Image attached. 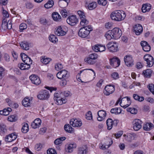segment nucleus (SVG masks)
Segmentation results:
<instances>
[{
	"instance_id": "nucleus-1",
	"label": "nucleus",
	"mask_w": 154,
	"mask_h": 154,
	"mask_svg": "<svg viewBox=\"0 0 154 154\" xmlns=\"http://www.w3.org/2000/svg\"><path fill=\"white\" fill-rule=\"evenodd\" d=\"M110 16L112 20L116 21H120L124 19L126 14L123 11L116 10L112 12Z\"/></svg>"
},
{
	"instance_id": "nucleus-2",
	"label": "nucleus",
	"mask_w": 154,
	"mask_h": 154,
	"mask_svg": "<svg viewBox=\"0 0 154 154\" xmlns=\"http://www.w3.org/2000/svg\"><path fill=\"white\" fill-rule=\"evenodd\" d=\"M92 30L91 26H84L80 29L78 32V35L81 37L85 38L88 35Z\"/></svg>"
},
{
	"instance_id": "nucleus-3",
	"label": "nucleus",
	"mask_w": 154,
	"mask_h": 154,
	"mask_svg": "<svg viewBox=\"0 0 154 154\" xmlns=\"http://www.w3.org/2000/svg\"><path fill=\"white\" fill-rule=\"evenodd\" d=\"M120 102V105L124 108L128 106L131 103V101L130 98L126 97L122 98L121 100L119 98L117 101L116 104H118Z\"/></svg>"
},
{
	"instance_id": "nucleus-4",
	"label": "nucleus",
	"mask_w": 154,
	"mask_h": 154,
	"mask_svg": "<svg viewBox=\"0 0 154 154\" xmlns=\"http://www.w3.org/2000/svg\"><path fill=\"white\" fill-rule=\"evenodd\" d=\"M50 96L49 91L47 90H43L40 91L37 95L38 98L40 100H47Z\"/></svg>"
},
{
	"instance_id": "nucleus-5",
	"label": "nucleus",
	"mask_w": 154,
	"mask_h": 154,
	"mask_svg": "<svg viewBox=\"0 0 154 154\" xmlns=\"http://www.w3.org/2000/svg\"><path fill=\"white\" fill-rule=\"evenodd\" d=\"M110 31L114 39L119 38L122 35V31L119 28H114Z\"/></svg>"
},
{
	"instance_id": "nucleus-6",
	"label": "nucleus",
	"mask_w": 154,
	"mask_h": 154,
	"mask_svg": "<svg viewBox=\"0 0 154 154\" xmlns=\"http://www.w3.org/2000/svg\"><path fill=\"white\" fill-rule=\"evenodd\" d=\"M57 78L59 79H66L68 78L69 76V75L67 71L65 69H63L59 72L56 75Z\"/></svg>"
},
{
	"instance_id": "nucleus-7",
	"label": "nucleus",
	"mask_w": 154,
	"mask_h": 154,
	"mask_svg": "<svg viewBox=\"0 0 154 154\" xmlns=\"http://www.w3.org/2000/svg\"><path fill=\"white\" fill-rule=\"evenodd\" d=\"M115 86L109 85L106 86L104 90V94L106 96H109L112 94L115 91Z\"/></svg>"
},
{
	"instance_id": "nucleus-8",
	"label": "nucleus",
	"mask_w": 154,
	"mask_h": 154,
	"mask_svg": "<svg viewBox=\"0 0 154 154\" xmlns=\"http://www.w3.org/2000/svg\"><path fill=\"white\" fill-rule=\"evenodd\" d=\"M144 60L146 62L147 66L148 67H151L154 63V58L149 54H146L143 57Z\"/></svg>"
},
{
	"instance_id": "nucleus-9",
	"label": "nucleus",
	"mask_w": 154,
	"mask_h": 154,
	"mask_svg": "<svg viewBox=\"0 0 154 154\" xmlns=\"http://www.w3.org/2000/svg\"><path fill=\"white\" fill-rule=\"evenodd\" d=\"M78 13L81 20L80 23L81 25L84 26L88 24V21L85 18V16L84 12L81 11H78Z\"/></svg>"
},
{
	"instance_id": "nucleus-10",
	"label": "nucleus",
	"mask_w": 154,
	"mask_h": 154,
	"mask_svg": "<svg viewBox=\"0 0 154 154\" xmlns=\"http://www.w3.org/2000/svg\"><path fill=\"white\" fill-rule=\"evenodd\" d=\"M107 47L109 50L112 52H115L118 50L117 44L115 42H110L107 44Z\"/></svg>"
},
{
	"instance_id": "nucleus-11",
	"label": "nucleus",
	"mask_w": 154,
	"mask_h": 154,
	"mask_svg": "<svg viewBox=\"0 0 154 154\" xmlns=\"http://www.w3.org/2000/svg\"><path fill=\"white\" fill-rule=\"evenodd\" d=\"M67 23L71 26H74L78 22V19L75 15H71L66 20Z\"/></svg>"
},
{
	"instance_id": "nucleus-12",
	"label": "nucleus",
	"mask_w": 154,
	"mask_h": 154,
	"mask_svg": "<svg viewBox=\"0 0 154 154\" xmlns=\"http://www.w3.org/2000/svg\"><path fill=\"white\" fill-rule=\"evenodd\" d=\"M142 121L139 119H135L132 122L133 128L135 131H138L142 127Z\"/></svg>"
},
{
	"instance_id": "nucleus-13",
	"label": "nucleus",
	"mask_w": 154,
	"mask_h": 154,
	"mask_svg": "<svg viewBox=\"0 0 154 154\" xmlns=\"http://www.w3.org/2000/svg\"><path fill=\"white\" fill-rule=\"evenodd\" d=\"M118 122V121L117 120H112L111 119H108L106 121V125L107 126V129L109 130H111L113 126H116L117 125Z\"/></svg>"
},
{
	"instance_id": "nucleus-14",
	"label": "nucleus",
	"mask_w": 154,
	"mask_h": 154,
	"mask_svg": "<svg viewBox=\"0 0 154 154\" xmlns=\"http://www.w3.org/2000/svg\"><path fill=\"white\" fill-rule=\"evenodd\" d=\"M54 99L56 101L57 104L60 105L65 103L66 102V99L59 97V94L57 93L54 94Z\"/></svg>"
},
{
	"instance_id": "nucleus-15",
	"label": "nucleus",
	"mask_w": 154,
	"mask_h": 154,
	"mask_svg": "<svg viewBox=\"0 0 154 154\" xmlns=\"http://www.w3.org/2000/svg\"><path fill=\"white\" fill-rule=\"evenodd\" d=\"M124 61L126 65L130 66L133 65V60L131 56L129 55L125 56L124 58Z\"/></svg>"
},
{
	"instance_id": "nucleus-16",
	"label": "nucleus",
	"mask_w": 154,
	"mask_h": 154,
	"mask_svg": "<svg viewBox=\"0 0 154 154\" xmlns=\"http://www.w3.org/2000/svg\"><path fill=\"white\" fill-rule=\"evenodd\" d=\"M71 125L74 127H79L82 125V123L81 121L76 119H71L69 122Z\"/></svg>"
},
{
	"instance_id": "nucleus-17",
	"label": "nucleus",
	"mask_w": 154,
	"mask_h": 154,
	"mask_svg": "<svg viewBox=\"0 0 154 154\" xmlns=\"http://www.w3.org/2000/svg\"><path fill=\"white\" fill-rule=\"evenodd\" d=\"M120 63V60L117 57H113L110 60V65L115 68L119 66Z\"/></svg>"
},
{
	"instance_id": "nucleus-18",
	"label": "nucleus",
	"mask_w": 154,
	"mask_h": 154,
	"mask_svg": "<svg viewBox=\"0 0 154 154\" xmlns=\"http://www.w3.org/2000/svg\"><path fill=\"white\" fill-rule=\"evenodd\" d=\"M32 83L35 85H38L41 83L39 77L35 75H32L29 77Z\"/></svg>"
},
{
	"instance_id": "nucleus-19",
	"label": "nucleus",
	"mask_w": 154,
	"mask_h": 154,
	"mask_svg": "<svg viewBox=\"0 0 154 154\" xmlns=\"http://www.w3.org/2000/svg\"><path fill=\"white\" fill-rule=\"evenodd\" d=\"M66 30L64 27L60 26L55 32V34L58 36H63L66 34Z\"/></svg>"
},
{
	"instance_id": "nucleus-20",
	"label": "nucleus",
	"mask_w": 154,
	"mask_h": 154,
	"mask_svg": "<svg viewBox=\"0 0 154 154\" xmlns=\"http://www.w3.org/2000/svg\"><path fill=\"white\" fill-rule=\"evenodd\" d=\"M77 145L75 143H70L66 145L65 146V150L67 152H72L74 149L76 148Z\"/></svg>"
},
{
	"instance_id": "nucleus-21",
	"label": "nucleus",
	"mask_w": 154,
	"mask_h": 154,
	"mask_svg": "<svg viewBox=\"0 0 154 154\" xmlns=\"http://www.w3.org/2000/svg\"><path fill=\"white\" fill-rule=\"evenodd\" d=\"M134 30L137 35H139L142 32L143 28L142 26L139 24L135 25L134 27Z\"/></svg>"
},
{
	"instance_id": "nucleus-22",
	"label": "nucleus",
	"mask_w": 154,
	"mask_h": 154,
	"mask_svg": "<svg viewBox=\"0 0 154 154\" xmlns=\"http://www.w3.org/2000/svg\"><path fill=\"white\" fill-rule=\"evenodd\" d=\"M17 138V136L15 134L13 133L6 136L5 139L6 141L10 142L15 140Z\"/></svg>"
},
{
	"instance_id": "nucleus-23",
	"label": "nucleus",
	"mask_w": 154,
	"mask_h": 154,
	"mask_svg": "<svg viewBox=\"0 0 154 154\" xmlns=\"http://www.w3.org/2000/svg\"><path fill=\"white\" fill-rule=\"evenodd\" d=\"M78 154H86L88 152V147L86 145H83L78 148Z\"/></svg>"
},
{
	"instance_id": "nucleus-24",
	"label": "nucleus",
	"mask_w": 154,
	"mask_h": 154,
	"mask_svg": "<svg viewBox=\"0 0 154 154\" xmlns=\"http://www.w3.org/2000/svg\"><path fill=\"white\" fill-rule=\"evenodd\" d=\"M123 136L125 137V139L127 141L131 142L133 140L137 137V135L135 134L132 133H129L127 135L125 134Z\"/></svg>"
},
{
	"instance_id": "nucleus-25",
	"label": "nucleus",
	"mask_w": 154,
	"mask_h": 154,
	"mask_svg": "<svg viewBox=\"0 0 154 154\" xmlns=\"http://www.w3.org/2000/svg\"><path fill=\"white\" fill-rule=\"evenodd\" d=\"M41 122V120L40 119H36L31 123V126L32 128L35 129L40 127Z\"/></svg>"
},
{
	"instance_id": "nucleus-26",
	"label": "nucleus",
	"mask_w": 154,
	"mask_h": 154,
	"mask_svg": "<svg viewBox=\"0 0 154 154\" xmlns=\"http://www.w3.org/2000/svg\"><path fill=\"white\" fill-rule=\"evenodd\" d=\"M97 114L98 117L97 120L98 121H101L103 120L106 115V111L103 110H100L98 111Z\"/></svg>"
},
{
	"instance_id": "nucleus-27",
	"label": "nucleus",
	"mask_w": 154,
	"mask_h": 154,
	"mask_svg": "<svg viewBox=\"0 0 154 154\" xmlns=\"http://www.w3.org/2000/svg\"><path fill=\"white\" fill-rule=\"evenodd\" d=\"M21 48L23 50H28L29 49V43L26 41L21 42L20 43Z\"/></svg>"
},
{
	"instance_id": "nucleus-28",
	"label": "nucleus",
	"mask_w": 154,
	"mask_h": 154,
	"mask_svg": "<svg viewBox=\"0 0 154 154\" xmlns=\"http://www.w3.org/2000/svg\"><path fill=\"white\" fill-rule=\"evenodd\" d=\"M52 17L53 20L55 21H60L61 20V16L57 12H55L52 13Z\"/></svg>"
},
{
	"instance_id": "nucleus-29",
	"label": "nucleus",
	"mask_w": 154,
	"mask_h": 154,
	"mask_svg": "<svg viewBox=\"0 0 154 154\" xmlns=\"http://www.w3.org/2000/svg\"><path fill=\"white\" fill-rule=\"evenodd\" d=\"M18 66L22 70H28L30 68V65L22 63L18 64Z\"/></svg>"
},
{
	"instance_id": "nucleus-30",
	"label": "nucleus",
	"mask_w": 154,
	"mask_h": 154,
	"mask_svg": "<svg viewBox=\"0 0 154 154\" xmlns=\"http://www.w3.org/2000/svg\"><path fill=\"white\" fill-rule=\"evenodd\" d=\"M11 110V109L10 108H8L7 109H4L3 110L0 111V114L3 116H7Z\"/></svg>"
},
{
	"instance_id": "nucleus-31",
	"label": "nucleus",
	"mask_w": 154,
	"mask_h": 154,
	"mask_svg": "<svg viewBox=\"0 0 154 154\" xmlns=\"http://www.w3.org/2000/svg\"><path fill=\"white\" fill-rule=\"evenodd\" d=\"M152 73V71L150 69H147L144 71L143 72L145 77L147 78L150 77Z\"/></svg>"
},
{
	"instance_id": "nucleus-32",
	"label": "nucleus",
	"mask_w": 154,
	"mask_h": 154,
	"mask_svg": "<svg viewBox=\"0 0 154 154\" xmlns=\"http://www.w3.org/2000/svg\"><path fill=\"white\" fill-rule=\"evenodd\" d=\"M22 104L25 107L29 106L30 104V100L29 98H25L22 100Z\"/></svg>"
},
{
	"instance_id": "nucleus-33",
	"label": "nucleus",
	"mask_w": 154,
	"mask_h": 154,
	"mask_svg": "<svg viewBox=\"0 0 154 154\" xmlns=\"http://www.w3.org/2000/svg\"><path fill=\"white\" fill-rule=\"evenodd\" d=\"M122 109L120 108H112L110 110V112L112 113H114L116 115H117L121 113Z\"/></svg>"
},
{
	"instance_id": "nucleus-34",
	"label": "nucleus",
	"mask_w": 154,
	"mask_h": 154,
	"mask_svg": "<svg viewBox=\"0 0 154 154\" xmlns=\"http://www.w3.org/2000/svg\"><path fill=\"white\" fill-rule=\"evenodd\" d=\"M108 141L109 142V143L106 144V145H103L100 146V148L103 150H105L109 148L112 143V140L111 139H109Z\"/></svg>"
},
{
	"instance_id": "nucleus-35",
	"label": "nucleus",
	"mask_w": 154,
	"mask_h": 154,
	"mask_svg": "<svg viewBox=\"0 0 154 154\" xmlns=\"http://www.w3.org/2000/svg\"><path fill=\"white\" fill-rule=\"evenodd\" d=\"M23 127L21 129V131L24 133H26L29 130L28 124L26 123H24L22 124Z\"/></svg>"
},
{
	"instance_id": "nucleus-36",
	"label": "nucleus",
	"mask_w": 154,
	"mask_h": 154,
	"mask_svg": "<svg viewBox=\"0 0 154 154\" xmlns=\"http://www.w3.org/2000/svg\"><path fill=\"white\" fill-rule=\"evenodd\" d=\"M149 5L150 4L148 5L145 4L143 5L141 8L142 12L145 13L146 11H149L151 9V7Z\"/></svg>"
},
{
	"instance_id": "nucleus-37",
	"label": "nucleus",
	"mask_w": 154,
	"mask_h": 154,
	"mask_svg": "<svg viewBox=\"0 0 154 154\" xmlns=\"http://www.w3.org/2000/svg\"><path fill=\"white\" fill-rule=\"evenodd\" d=\"M66 138L65 137H62L57 139L54 142L55 145H58L61 143Z\"/></svg>"
},
{
	"instance_id": "nucleus-38",
	"label": "nucleus",
	"mask_w": 154,
	"mask_h": 154,
	"mask_svg": "<svg viewBox=\"0 0 154 154\" xmlns=\"http://www.w3.org/2000/svg\"><path fill=\"white\" fill-rule=\"evenodd\" d=\"M64 129L69 133H72L74 130V129L68 124L64 125Z\"/></svg>"
},
{
	"instance_id": "nucleus-39",
	"label": "nucleus",
	"mask_w": 154,
	"mask_h": 154,
	"mask_svg": "<svg viewBox=\"0 0 154 154\" xmlns=\"http://www.w3.org/2000/svg\"><path fill=\"white\" fill-rule=\"evenodd\" d=\"M84 60L86 63L90 65H93L95 63V61L94 60L89 57H86L85 59Z\"/></svg>"
},
{
	"instance_id": "nucleus-40",
	"label": "nucleus",
	"mask_w": 154,
	"mask_h": 154,
	"mask_svg": "<svg viewBox=\"0 0 154 154\" xmlns=\"http://www.w3.org/2000/svg\"><path fill=\"white\" fill-rule=\"evenodd\" d=\"M58 4L59 6L61 8H64L68 5V2L63 1L59 0L58 2Z\"/></svg>"
},
{
	"instance_id": "nucleus-41",
	"label": "nucleus",
	"mask_w": 154,
	"mask_h": 154,
	"mask_svg": "<svg viewBox=\"0 0 154 154\" xmlns=\"http://www.w3.org/2000/svg\"><path fill=\"white\" fill-rule=\"evenodd\" d=\"M49 40L51 42L55 43L58 41V39L55 35H51L49 37Z\"/></svg>"
},
{
	"instance_id": "nucleus-42",
	"label": "nucleus",
	"mask_w": 154,
	"mask_h": 154,
	"mask_svg": "<svg viewBox=\"0 0 154 154\" xmlns=\"http://www.w3.org/2000/svg\"><path fill=\"white\" fill-rule=\"evenodd\" d=\"M133 97L135 100H138L139 101H142L144 100V98L143 97H140L137 94H134L133 95Z\"/></svg>"
},
{
	"instance_id": "nucleus-43",
	"label": "nucleus",
	"mask_w": 154,
	"mask_h": 154,
	"mask_svg": "<svg viewBox=\"0 0 154 154\" xmlns=\"http://www.w3.org/2000/svg\"><path fill=\"white\" fill-rule=\"evenodd\" d=\"M97 6V3L94 2L90 3L88 6V8L90 10H92L95 9Z\"/></svg>"
},
{
	"instance_id": "nucleus-44",
	"label": "nucleus",
	"mask_w": 154,
	"mask_h": 154,
	"mask_svg": "<svg viewBox=\"0 0 154 154\" xmlns=\"http://www.w3.org/2000/svg\"><path fill=\"white\" fill-rule=\"evenodd\" d=\"M105 36L106 39L108 40H110L112 38L113 39L112 34L110 31H108L106 32L105 35Z\"/></svg>"
},
{
	"instance_id": "nucleus-45",
	"label": "nucleus",
	"mask_w": 154,
	"mask_h": 154,
	"mask_svg": "<svg viewBox=\"0 0 154 154\" xmlns=\"http://www.w3.org/2000/svg\"><path fill=\"white\" fill-rule=\"evenodd\" d=\"M53 5V1H49L44 5L45 8H49L51 7Z\"/></svg>"
},
{
	"instance_id": "nucleus-46",
	"label": "nucleus",
	"mask_w": 154,
	"mask_h": 154,
	"mask_svg": "<svg viewBox=\"0 0 154 154\" xmlns=\"http://www.w3.org/2000/svg\"><path fill=\"white\" fill-rule=\"evenodd\" d=\"M8 23H7V20L5 18H3L2 21V29H6V25Z\"/></svg>"
},
{
	"instance_id": "nucleus-47",
	"label": "nucleus",
	"mask_w": 154,
	"mask_h": 154,
	"mask_svg": "<svg viewBox=\"0 0 154 154\" xmlns=\"http://www.w3.org/2000/svg\"><path fill=\"white\" fill-rule=\"evenodd\" d=\"M51 59L49 58H43L41 60V62L45 64H47L49 63Z\"/></svg>"
},
{
	"instance_id": "nucleus-48",
	"label": "nucleus",
	"mask_w": 154,
	"mask_h": 154,
	"mask_svg": "<svg viewBox=\"0 0 154 154\" xmlns=\"http://www.w3.org/2000/svg\"><path fill=\"white\" fill-rule=\"evenodd\" d=\"M127 110L132 114H136L137 113V109L134 108H128Z\"/></svg>"
},
{
	"instance_id": "nucleus-49",
	"label": "nucleus",
	"mask_w": 154,
	"mask_h": 154,
	"mask_svg": "<svg viewBox=\"0 0 154 154\" xmlns=\"http://www.w3.org/2000/svg\"><path fill=\"white\" fill-rule=\"evenodd\" d=\"M63 68V66L62 64L57 63L55 64V69L57 71H59Z\"/></svg>"
},
{
	"instance_id": "nucleus-50",
	"label": "nucleus",
	"mask_w": 154,
	"mask_h": 154,
	"mask_svg": "<svg viewBox=\"0 0 154 154\" xmlns=\"http://www.w3.org/2000/svg\"><path fill=\"white\" fill-rule=\"evenodd\" d=\"M27 25L25 23H22L20 26V32H22L27 28Z\"/></svg>"
},
{
	"instance_id": "nucleus-51",
	"label": "nucleus",
	"mask_w": 154,
	"mask_h": 154,
	"mask_svg": "<svg viewBox=\"0 0 154 154\" xmlns=\"http://www.w3.org/2000/svg\"><path fill=\"white\" fill-rule=\"evenodd\" d=\"M17 119L14 115H11L8 117V120L11 122L16 121Z\"/></svg>"
},
{
	"instance_id": "nucleus-52",
	"label": "nucleus",
	"mask_w": 154,
	"mask_h": 154,
	"mask_svg": "<svg viewBox=\"0 0 154 154\" xmlns=\"http://www.w3.org/2000/svg\"><path fill=\"white\" fill-rule=\"evenodd\" d=\"M147 87L151 92L154 95V85L152 84H149L148 85Z\"/></svg>"
},
{
	"instance_id": "nucleus-53",
	"label": "nucleus",
	"mask_w": 154,
	"mask_h": 154,
	"mask_svg": "<svg viewBox=\"0 0 154 154\" xmlns=\"http://www.w3.org/2000/svg\"><path fill=\"white\" fill-rule=\"evenodd\" d=\"M98 4L100 5L105 6L107 3L106 0H97Z\"/></svg>"
},
{
	"instance_id": "nucleus-54",
	"label": "nucleus",
	"mask_w": 154,
	"mask_h": 154,
	"mask_svg": "<svg viewBox=\"0 0 154 154\" xmlns=\"http://www.w3.org/2000/svg\"><path fill=\"white\" fill-rule=\"evenodd\" d=\"M0 128L1 131L2 132L5 133L6 131V126L3 124L0 123Z\"/></svg>"
},
{
	"instance_id": "nucleus-55",
	"label": "nucleus",
	"mask_w": 154,
	"mask_h": 154,
	"mask_svg": "<svg viewBox=\"0 0 154 154\" xmlns=\"http://www.w3.org/2000/svg\"><path fill=\"white\" fill-rule=\"evenodd\" d=\"M89 57L94 60H95L97 58L98 56L96 53H92L89 55Z\"/></svg>"
},
{
	"instance_id": "nucleus-56",
	"label": "nucleus",
	"mask_w": 154,
	"mask_h": 154,
	"mask_svg": "<svg viewBox=\"0 0 154 154\" xmlns=\"http://www.w3.org/2000/svg\"><path fill=\"white\" fill-rule=\"evenodd\" d=\"M24 63L27 64V65H29L32 63V61L31 59L29 57H26V60H24L23 62Z\"/></svg>"
},
{
	"instance_id": "nucleus-57",
	"label": "nucleus",
	"mask_w": 154,
	"mask_h": 154,
	"mask_svg": "<svg viewBox=\"0 0 154 154\" xmlns=\"http://www.w3.org/2000/svg\"><path fill=\"white\" fill-rule=\"evenodd\" d=\"M60 13L63 17L65 18L68 15V13L65 9H63L60 11Z\"/></svg>"
},
{
	"instance_id": "nucleus-58",
	"label": "nucleus",
	"mask_w": 154,
	"mask_h": 154,
	"mask_svg": "<svg viewBox=\"0 0 154 154\" xmlns=\"http://www.w3.org/2000/svg\"><path fill=\"white\" fill-rule=\"evenodd\" d=\"M61 93L63 94L64 96L66 97H70L72 95L70 92L68 91H64L63 92H62Z\"/></svg>"
},
{
	"instance_id": "nucleus-59",
	"label": "nucleus",
	"mask_w": 154,
	"mask_h": 154,
	"mask_svg": "<svg viewBox=\"0 0 154 154\" xmlns=\"http://www.w3.org/2000/svg\"><path fill=\"white\" fill-rule=\"evenodd\" d=\"M26 8L27 9H30L32 8L33 5L30 2H27L25 4Z\"/></svg>"
},
{
	"instance_id": "nucleus-60",
	"label": "nucleus",
	"mask_w": 154,
	"mask_h": 154,
	"mask_svg": "<svg viewBox=\"0 0 154 154\" xmlns=\"http://www.w3.org/2000/svg\"><path fill=\"white\" fill-rule=\"evenodd\" d=\"M68 78L66 79H62V80L60 82V85L62 86H65L67 84Z\"/></svg>"
},
{
	"instance_id": "nucleus-61",
	"label": "nucleus",
	"mask_w": 154,
	"mask_h": 154,
	"mask_svg": "<svg viewBox=\"0 0 154 154\" xmlns=\"http://www.w3.org/2000/svg\"><path fill=\"white\" fill-rule=\"evenodd\" d=\"M47 154H57L56 150L53 149H49L47 151Z\"/></svg>"
},
{
	"instance_id": "nucleus-62",
	"label": "nucleus",
	"mask_w": 154,
	"mask_h": 154,
	"mask_svg": "<svg viewBox=\"0 0 154 154\" xmlns=\"http://www.w3.org/2000/svg\"><path fill=\"white\" fill-rule=\"evenodd\" d=\"M86 118L89 120H90L92 119V116L91 112H88L86 114Z\"/></svg>"
},
{
	"instance_id": "nucleus-63",
	"label": "nucleus",
	"mask_w": 154,
	"mask_h": 154,
	"mask_svg": "<svg viewBox=\"0 0 154 154\" xmlns=\"http://www.w3.org/2000/svg\"><path fill=\"white\" fill-rule=\"evenodd\" d=\"M143 49L145 51L148 52L150 51L151 47L150 45L148 44L146 45V46L144 47L143 48Z\"/></svg>"
},
{
	"instance_id": "nucleus-64",
	"label": "nucleus",
	"mask_w": 154,
	"mask_h": 154,
	"mask_svg": "<svg viewBox=\"0 0 154 154\" xmlns=\"http://www.w3.org/2000/svg\"><path fill=\"white\" fill-rule=\"evenodd\" d=\"M111 76L114 79H116L119 78V74L116 72H114L112 73Z\"/></svg>"
}]
</instances>
